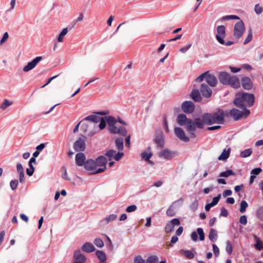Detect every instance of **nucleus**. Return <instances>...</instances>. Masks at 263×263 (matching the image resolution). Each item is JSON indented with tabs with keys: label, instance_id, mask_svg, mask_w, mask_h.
<instances>
[{
	"label": "nucleus",
	"instance_id": "1",
	"mask_svg": "<svg viewBox=\"0 0 263 263\" xmlns=\"http://www.w3.org/2000/svg\"><path fill=\"white\" fill-rule=\"evenodd\" d=\"M224 118V114L222 109H219L213 114L204 113L202 115L201 118L195 119L194 130H186L189 132L191 137L195 138L196 135L194 132L196 128L202 129L204 127V124L206 125H211L214 123L222 124L223 123Z\"/></svg>",
	"mask_w": 263,
	"mask_h": 263
},
{
	"label": "nucleus",
	"instance_id": "2",
	"mask_svg": "<svg viewBox=\"0 0 263 263\" xmlns=\"http://www.w3.org/2000/svg\"><path fill=\"white\" fill-rule=\"evenodd\" d=\"M255 102V96L252 93L239 92L236 95L233 101L234 104L242 110H248L247 108L253 105Z\"/></svg>",
	"mask_w": 263,
	"mask_h": 263
},
{
	"label": "nucleus",
	"instance_id": "3",
	"mask_svg": "<svg viewBox=\"0 0 263 263\" xmlns=\"http://www.w3.org/2000/svg\"><path fill=\"white\" fill-rule=\"evenodd\" d=\"M177 123L180 126H185L186 130H194V123L192 119L187 118L186 116L183 114H179L176 119Z\"/></svg>",
	"mask_w": 263,
	"mask_h": 263
},
{
	"label": "nucleus",
	"instance_id": "4",
	"mask_svg": "<svg viewBox=\"0 0 263 263\" xmlns=\"http://www.w3.org/2000/svg\"><path fill=\"white\" fill-rule=\"evenodd\" d=\"M230 114L233 119L237 121L241 118H246L250 114L249 110H243L240 111L236 108H233L230 111Z\"/></svg>",
	"mask_w": 263,
	"mask_h": 263
},
{
	"label": "nucleus",
	"instance_id": "5",
	"mask_svg": "<svg viewBox=\"0 0 263 263\" xmlns=\"http://www.w3.org/2000/svg\"><path fill=\"white\" fill-rule=\"evenodd\" d=\"M95 161L97 163V167L99 166L101 167L98 168L97 170H95L92 173L96 174L103 172L106 168V165L107 162L105 156H100L98 157Z\"/></svg>",
	"mask_w": 263,
	"mask_h": 263
},
{
	"label": "nucleus",
	"instance_id": "6",
	"mask_svg": "<svg viewBox=\"0 0 263 263\" xmlns=\"http://www.w3.org/2000/svg\"><path fill=\"white\" fill-rule=\"evenodd\" d=\"M86 137L81 135V137L74 143L73 148L76 152L84 151L85 149V142Z\"/></svg>",
	"mask_w": 263,
	"mask_h": 263
},
{
	"label": "nucleus",
	"instance_id": "7",
	"mask_svg": "<svg viewBox=\"0 0 263 263\" xmlns=\"http://www.w3.org/2000/svg\"><path fill=\"white\" fill-rule=\"evenodd\" d=\"M245 28V25L242 21L236 23L234 26L233 35L236 39L240 38L244 31Z\"/></svg>",
	"mask_w": 263,
	"mask_h": 263
},
{
	"label": "nucleus",
	"instance_id": "8",
	"mask_svg": "<svg viewBox=\"0 0 263 263\" xmlns=\"http://www.w3.org/2000/svg\"><path fill=\"white\" fill-rule=\"evenodd\" d=\"M43 57L41 56L36 57L32 61L29 62L26 66L23 67L24 72H28L33 69L36 65L42 60Z\"/></svg>",
	"mask_w": 263,
	"mask_h": 263
},
{
	"label": "nucleus",
	"instance_id": "9",
	"mask_svg": "<svg viewBox=\"0 0 263 263\" xmlns=\"http://www.w3.org/2000/svg\"><path fill=\"white\" fill-rule=\"evenodd\" d=\"M217 33L216 35V39L217 41L222 45L224 44V41L223 39L225 37L226 32H225V27L223 25L218 26L217 27Z\"/></svg>",
	"mask_w": 263,
	"mask_h": 263
},
{
	"label": "nucleus",
	"instance_id": "10",
	"mask_svg": "<svg viewBox=\"0 0 263 263\" xmlns=\"http://www.w3.org/2000/svg\"><path fill=\"white\" fill-rule=\"evenodd\" d=\"M181 109L185 113L191 114L195 109L194 104L192 101H184L181 105Z\"/></svg>",
	"mask_w": 263,
	"mask_h": 263
},
{
	"label": "nucleus",
	"instance_id": "11",
	"mask_svg": "<svg viewBox=\"0 0 263 263\" xmlns=\"http://www.w3.org/2000/svg\"><path fill=\"white\" fill-rule=\"evenodd\" d=\"M183 202V199L182 198H180L179 199L174 201L166 211V215L170 217H172L175 215L176 211L175 205L176 203H179L180 205H181L182 204Z\"/></svg>",
	"mask_w": 263,
	"mask_h": 263
},
{
	"label": "nucleus",
	"instance_id": "12",
	"mask_svg": "<svg viewBox=\"0 0 263 263\" xmlns=\"http://www.w3.org/2000/svg\"><path fill=\"white\" fill-rule=\"evenodd\" d=\"M158 156L165 159H171L176 155V152L171 151L167 148L164 149L159 152Z\"/></svg>",
	"mask_w": 263,
	"mask_h": 263
},
{
	"label": "nucleus",
	"instance_id": "13",
	"mask_svg": "<svg viewBox=\"0 0 263 263\" xmlns=\"http://www.w3.org/2000/svg\"><path fill=\"white\" fill-rule=\"evenodd\" d=\"M175 135L181 141L187 142L190 140L189 138L185 135L184 130L180 127H176L174 128Z\"/></svg>",
	"mask_w": 263,
	"mask_h": 263
},
{
	"label": "nucleus",
	"instance_id": "14",
	"mask_svg": "<svg viewBox=\"0 0 263 263\" xmlns=\"http://www.w3.org/2000/svg\"><path fill=\"white\" fill-rule=\"evenodd\" d=\"M73 258L74 260L73 263H84L86 260L85 256L79 250L74 251Z\"/></svg>",
	"mask_w": 263,
	"mask_h": 263
},
{
	"label": "nucleus",
	"instance_id": "15",
	"mask_svg": "<svg viewBox=\"0 0 263 263\" xmlns=\"http://www.w3.org/2000/svg\"><path fill=\"white\" fill-rule=\"evenodd\" d=\"M109 130L112 134H118L123 136H125L127 133L126 128L122 126H111L109 128Z\"/></svg>",
	"mask_w": 263,
	"mask_h": 263
},
{
	"label": "nucleus",
	"instance_id": "16",
	"mask_svg": "<svg viewBox=\"0 0 263 263\" xmlns=\"http://www.w3.org/2000/svg\"><path fill=\"white\" fill-rule=\"evenodd\" d=\"M224 85H229L233 88H238L240 86V81L236 76H231Z\"/></svg>",
	"mask_w": 263,
	"mask_h": 263
},
{
	"label": "nucleus",
	"instance_id": "17",
	"mask_svg": "<svg viewBox=\"0 0 263 263\" xmlns=\"http://www.w3.org/2000/svg\"><path fill=\"white\" fill-rule=\"evenodd\" d=\"M84 167L85 170L91 171L92 174H93L92 173L97 170V163L95 160L92 159H88L85 162Z\"/></svg>",
	"mask_w": 263,
	"mask_h": 263
},
{
	"label": "nucleus",
	"instance_id": "18",
	"mask_svg": "<svg viewBox=\"0 0 263 263\" xmlns=\"http://www.w3.org/2000/svg\"><path fill=\"white\" fill-rule=\"evenodd\" d=\"M198 234L199 236V239L201 241H203L204 239V233L202 228H199L197 229V232H193L191 235L192 239L196 241L197 240Z\"/></svg>",
	"mask_w": 263,
	"mask_h": 263
},
{
	"label": "nucleus",
	"instance_id": "19",
	"mask_svg": "<svg viewBox=\"0 0 263 263\" xmlns=\"http://www.w3.org/2000/svg\"><path fill=\"white\" fill-rule=\"evenodd\" d=\"M200 90L202 96L205 98L210 97L212 93V90L211 88L207 84L204 83L201 85Z\"/></svg>",
	"mask_w": 263,
	"mask_h": 263
},
{
	"label": "nucleus",
	"instance_id": "20",
	"mask_svg": "<svg viewBox=\"0 0 263 263\" xmlns=\"http://www.w3.org/2000/svg\"><path fill=\"white\" fill-rule=\"evenodd\" d=\"M242 87L246 90H250L253 87V83L251 79L248 77H244L241 79Z\"/></svg>",
	"mask_w": 263,
	"mask_h": 263
},
{
	"label": "nucleus",
	"instance_id": "21",
	"mask_svg": "<svg viewBox=\"0 0 263 263\" xmlns=\"http://www.w3.org/2000/svg\"><path fill=\"white\" fill-rule=\"evenodd\" d=\"M206 82L211 86L215 87L217 84V79L216 77L208 71V74L206 75L205 78Z\"/></svg>",
	"mask_w": 263,
	"mask_h": 263
},
{
	"label": "nucleus",
	"instance_id": "22",
	"mask_svg": "<svg viewBox=\"0 0 263 263\" xmlns=\"http://www.w3.org/2000/svg\"><path fill=\"white\" fill-rule=\"evenodd\" d=\"M231 76L229 73L225 71H222L219 73L218 77L220 82L224 85Z\"/></svg>",
	"mask_w": 263,
	"mask_h": 263
},
{
	"label": "nucleus",
	"instance_id": "23",
	"mask_svg": "<svg viewBox=\"0 0 263 263\" xmlns=\"http://www.w3.org/2000/svg\"><path fill=\"white\" fill-rule=\"evenodd\" d=\"M17 172L19 174V180L21 183H23L25 181V176L24 168L21 163H17L16 165Z\"/></svg>",
	"mask_w": 263,
	"mask_h": 263
},
{
	"label": "nucleus",
	"instance_id": "24",
	"mask_svg": "<svg viewBox=\"0 0 263 263\" xmlns=\"http://www.w3.org/2000/svg\"><path fill=\"white\" fill-rule=\"evenodd\" d=\"M85 160V155L82 153H79L76 155V162L78 165H84Z\"/></svg>",
	"mask_w": 263,
	"mask_h": 263
},
{
	"label": "nucleus",
	"instance_id": "25",
	"mask_svg": "<svg viewBox=\"0 0 263 263\" xmlns=\"http://www.w3.org/2000/svg\"><path fill=\"white\" fill-rule=\"evenodd\" d=\"M81 249L82 251L87 253H91L95 250V248L91 242H86L84 243Z\"/></svg>",
	"mask_w": 263,
	"mask_h": 263
},
{
	"label": "nucleus",
	"instance_id": "26",
	"mask_svg": "<svg viewBox=\"0 0 263 263\" xmlns=\"http://www.w3.org/2000/svg\"><path fill=\"white\" fill-rule=\"evenodd\" d=\"M192 98L196 102H199L201 100L200 94L198 89H193L191 92Z\"/></svg>",
	"mask_w": 263,
	"mask_h": 263
},
{
	"label": "nucleus",
	"instance_id": "27",
	"mask_svg": "<svg viewBox=\"0 0 263 263\" xmlns=\"http://www.w3.org/2000/svg\"><path fill=\"white\" fill-rule=\"evenodd\" d=\"M208 237L211 241L215 242L218 237L217 232L214 229H211L210 231Z\"/></svg>",
	"mask_w": 263,
	"mask_h": 263
},
{
	"label": "nucleus",
	"instance_id": "28",
	"mask_svg": "<svg viewBox=\"0 0 263 263\" xmlns=\"http://www.w3.org/2000/svg\"><path fill=\"white\" fill-rule=\"evenodd\" d=\"M96 255L98 259L101 261L100 262H105V261L106 260V256L103 251L97 250L96 252Z\"/></svg>",
	"mask_w": 263,
	"mask_h": 263
},
{
	"label": "nucleus",
	"instance_id": "29",
	"mask_svg": "<svg viewBox=\"0 0 263 263\" xmlns=\"http://www.w3.org/2000/svg\"><path fill=\"white\" fill-rule=\"evenodd\" d=\"M230 148H229L227 151L226 149H224L221 154V155L218 157V159L219 160H225L228 159L230 156Z\"/></svg>",
	"mask_w": 263,
	"mask_h": 263
},
{
	"label": "nucleus",
	"instance_id": "30",
	"mask_svg": "<svg viewBox=\"0 0 263 263\" xmlns=\"http://www.w3.org/2000/svg\"><path fill=\"white\" fill-rule=\"evenodd\" d=\"M154 141L158 146H159L160 147H163L164 145V140L162 135L157 136L155 138Z\"/></svg>",
	"mask_w": 263,
	"mask_h": 263
},
{
	"label": "nucleus",
	"instance_id": "31",
	"mask_svg": "<svg viewBox=\"0 0 263 263\" xmlns=\"http://www.w3.org/2000/svg\"><path fill=\"white\" fill-rule=\"evenodd\" d=\"M256 240V243L254 245L257 250L261 251L263 249V242L256 236H254Z\"/></svg>",
	"mask_w": 263,
	"mask_h": 263
},
{
	"label": "nucleus",
	"instance_id": "32",
	"mask_svg": "<svg viewBox=\"0 0 263 263\" xmlns=\"http://www.w3.org/2000/svg\"><path fill=\"white\" fill-rule=\"evenodd\" d=\"M105 119L106 122L109 126V128L111 127V126H116L115 124L117 122V120L115 117L111 116H108L105 117Z\"/></svg>",
	"mask_w": 263,
	"mask_h": 263
},
{
	"label": "nucleus",
	"instance_id": "33",
	"mask_svg": "<svg viewBox=\"0 0 263 263\" xmlns=\"http://www.w3.org/2000/svg\"><path fill=\"white\" fill-rule=\"evenodd\" d=\"M84 120H89L95 123H98L101 120V117L97 115H91L85 118Z\"/></svg>",
	"mask_w": 263,
	"mask_h": 263
},
{
	"label": "nucleus",
	"instance_id": "34",
	"mask_svg": "<svg viewBox=\"0 0 263 263\" xmlns=\"http://www.w3.org/2000/svg\"><path fill=\"white\" fill-rule=\"evenodd\" d=\"M116 147L119 151L123 149V140L121 138H117L115 140Z\"/></svg>",
	"mask_w": 263,
	"mask_h": 263
},
{
	"label": "nucleus",
	"instance_id": "35",
	"mask_svg": "<svg viewBox=\"0 0 263 263\" xmlns=\"http://www.w3.org/2000/svg\"><path fill=\"white\" fill-rule=\"evenodd\" d=\"M240 18L235 15H226L224 16H222L220 18V21L223 22L225 21H228L230 20H239Z\"/></svg>",
	"mask_w": 263,
	"mask_h": 263
},
{
	"label": "nucleus",
	"instance_id": "36",
	"mask_svg": "<svg viewBox=\"0 0 263 263\" xmlns=\"http://www.w3.org/2000/svg\"><path fill=\"white\" fill-rule=\"evenodd\" d=\"M68 33V28H64L61 33L59 34L58 37V40L59 42H63V37L64 36Z\"/></svg>",
	"mask_w": 263,
	"mask_h": 263
},
{
	"label": "nucleus",
	"instance_id": "37",
	"mask_svg": "<svg viewBox=\"0 0 263 263\" xmlns=\"http://www.w3.org/2000/svg\"><path fill=\"white\" fill-rule=\"evenodd\" d=\"M12 104V102L9 101L8 99H5L4 102L1 105V109L3 110H5L7 107H9Z\"/></svg>",
	"mask_w": 263,
	"mask_h": 263
},
{
	"label": "nucleus",
	"instance_id": "38",
	"mask_svg": "<svg viewBox=\"0 0 263 263\" xmlns=\"http://www.w3.org/2000/svg\"><path fill=\"white\" fill-rule=\"evenodd\" d=\"M230 175L234 176L235 173L232 170H228L226 171L220 173L219 176L221 177H228Z\"/></svg>",
	"mask_w": 263,
	"mask_h": 263
},
{
	"label": "nucleus",
	"instance_id": "39",
	"mask_svg": "<svg viewBox=\"0 0 263 263\" xmlns=\"http://www.w3.org/2000/svg\"><path fill=\"white\" fill-rule=\"evenodd\" d=\"M256 216L263 221V206H259L256 211Z\"/></svg>",
	"mask_w": 263,
	"mask_h": 263
},
{
	"label": "nucleus",
	"instance_id": "40",
	"mask_svg": "<svg viewBox=\"0 0 263 263\" xmlns=\"http://www.w3.org/2000/svg\"><path fill=\"white\" fill-rule=\"evenodd\" d=\"M158 258L156 255L149 256L146 260L145 263H158Z\"/></svg>",
	"mask_w": 263,
	"mask_h": 263
},
{
	"label": "nucleus",
	"instance_id": "41",
	"mask_svg": "<svg viewBox=\"0 0 263 263\" xmlns=\"http://www.w3.org/2000/svg\"><path fill=\"white\" fill-rule=\"evenodd\" d=\"M248 206V203L245 200H242L240 202V207L239 211L241 213H243L246 212V208Z\"/></svg>",
	"mask_w": 263,
	"mask_h": 263
},
{
	"label": "nucleus",
	"instance_id": "42",
	"mask_svg": "<svg viewBox=\"0 0 263 263\" xmlns=\"http://www.w3.org/2000/svg\"><path fill=\"white\" fill-rule=\"evenodd\" d=\"M252 151L251 148L246 149L242 151L240 153V156L242 158H246L251 155Z\"/></svg>",
	"mask_w": 263,
	"mask_h": 263
},
{
	"label": "nucleus",
	"instance_id": "43",
	"mask_svg": "<svg viewBox=\"0 0 263 263\" xmlns=\"http://www.w3.org/2000/svg\"><path fill=\"white\" fill-rule=\"evenodd\" d=\"M94 244L98 248H102L104 245L103 241L100 238H97L94 240Z\"/></svg>",
	"mask_w": 263,
	"mask_h": 263
},
{
	"label": "nucleus",
	"instance_id": "44",
	"mask_svg": "<svg viewBox=\"0 0 263 263\" xmlns=\"http://www.w3.org/2000/svg\"><path fill=\"white\" fill-rule=\"evenodd\" d=\"M185 257L189 259H193L194 257V254L189 250H182Z\"/></svg>",
	"mask_w": 263,
	"mask_h": 263
},
{
	"label": "nucleus",
	"instance_id": "45",
	"mask_svg": "<svg viewBox=\"0 0 263 263\" xmlns=\"http://www.w3.org/2000/svg\"><path fill=\"white\" fill-rule=\"evenodd\" d=\"M153 153L152 152L147 153L146 152H144L141 153V157L143 159L145 160H148L152 156Z\"/></svg>",
	"mask_w": 263,
	"mask_h": 263
},
{
	"label": "nucleus",
	"instance_id": "46",
	"mask_svg": "<svg viewBox=\"0 0 263 263\" xmlns=\"http://www.w3.org/2000/svg\"><path fill=\"white\" fill-rule=\"evenodd\" d=\"M174 228V227L173 226L172 223H171L170 221H168L166 224L165 231L166 233H170L173 230Z\"/></svg>",
	"mask_w": 263,
	"mask_h": 263
},
{
	"label": "nucleus",
	"instance_id": "47",
	"mask_svg": "<svg viewBox=\"0 0 263 263\" xmlns=\"http://www.w3.org/2000/svg\"><path fill=\"white\" fill-rule=\"evenodd\" d=\"M254 11L257 14H260L263 11V8L259 4H256L254 7Z\"/></svg>",
	"mask_w": 263,
	"mask_h": 263
},
{
	"label": "nucleus",
	"instance_id": "48",
	"mask_svg": "<svg viewBox=\"0 0 263 263\" xmlns=\"http://www.w3.org/2000/svg\"><path fill=\"white\" fill-rule=\"evenodd\" d=\"M116 151L115 150L110 149L105 153V156L108 157L109 160H111L112 157H114Z\"/></svg>",
	"mask_w": 263,
	"mask_h": 263
},
{
	"label": "nucleus",
	"instance_id": "49",
	"mask_svg": "<svg viewBox=\"0 0 263 263\" xmlns=\"http://www.w3.org/2000/svg\"><path fill=\"white\" fill-rule=\"evenodd\" d=\"M18 181L17 180H11L10 182V186L12 190H15L18 185Z\"/></svg>",
	"mask_w": 263,
	"mask_h": 263
},
{
	"label": "nucleus",
	"instance_id": "50",
	"mask_svg": "<svg viewBox=\"0 0 263 263\" xmlns=\"http://www.w3.org/2000/svg\"><path fill=\"white\" fill-rule=\"evenodd\" d=\"M198 206V202L197 200H194L190 205V208L192 211H196Z\"/></svg>",
	"mask_w": 263,
	"mask_h": 263
},
{
	"label": "nucleus",
	"instance_id": "51",
	"mask_svg": "<svg viewBox=\"0 0 263 263\" xmlns=\"http://www.w3.org/2000/svg\"><path fill=\"white\" fill-rule=\"evenodd\" d=\"M226 251L229 254H231L232 253L233 248L230 241L227 242Z\"/></svg>",
	"mask_w": 263,
	"mask_h": 263
},
{
	"label": "nucleus",
	"instance_id": "52",
	"mask_svg": "<svg viewBox=\"0 0 263 263\" xmlns=\"http://www.w3.org/2000/svg\"><path fill=\"white\" fill-rule=\"evenodd\" d=\"M252 38H253L252 33L251 31H250L246 40L244 41L243 44L245 45L247 44L248 43H249L251 41V40H252Z\"/></svg>",
	"mask_w": 263,
	"mask_h": 263
},
{
	"label": "nucleus",
	"instance_id": "53",
	"mask_svg": "<svg viewBox=\"0 0 263 263\" xmlns=\"http://www.w3.org/2000/svg\"><path fill=\"white\" fill-rule=\"evenodd\" d=\"M134 263H145V260L140 255L136 256L134 260Z\"/></svg>",
	"mask_w": 263,
	"mask_h": 263
},
{
	"label": "nucleus",
	"instance_id": "54",
	"mask_svg": "<svg viewBox=\"0 0 263 263\" xmlns=\"http://www.w3.org/2000/svg\"><path fill=\"white\" fill-rule=\"evenodd\" d=\"M221 197V194H218L216 197H215L213 198L212 201L211 202V204L213 205V206L217 204L218 201H219V199Z\"/></svg>",
	"mask_w": 263,
	"mask_h": 263
},
{
	"label": "nucleus",
	"instance_id": "55",
	"mask_svg": "<svg viewBox=\"0 0 263 263\" xmlns=\"http://www.w3.org/2000/svg\"><path fill=\"white\" fill-rule=\"evenodd\" d=\"M207 74H208V71L202 73L197 78L196 80L198 82L202 81L204 79H205Z\"/></svg>",
	"mask_w": 263,
	"mask_h": 263
},
{
	"label": "nucleus",
	"instance_id": "56",
	"mask_svg": "<svg viewBox=\"0 0 263 263\" xmlns=\"http://www.w3.org/2000/svg\"><path fill=\"white\" fill-rule=\"evenodd\" d=\"M117 217V215L116 214H111L109 215L108 217L105 218V220L108 222L110 221H113L115 220Z\"/></svg>",
	"mask_w": 263,
	"mask_h": 263
},
{
	"label": "nucleus",
	"instance_id": "57",
	"mask_svg": "<svg viewBox=\"0 0 263 263\" xmlns=\"http://www.w3.org/2000/svg\"><path fill=\"white\" fill-rule=\"evenodd\" d=\"M239 222L243 224L246 225L247 223V217L246 215L240 216L239 218Z\"/></svg>",
	"mask_w": 263,
	"mask_h": 263
},
{
	"label": "nucleus",
	"instance_id": "58",
	"mask_svg": "<svg viewBox=\"0 0 263 263\" xmlns=\"http://www.w3.org/2000/svg\"><path fill=\"white\" fill-rule=\"evenodd\" d=\"M137 210V206L135 205H132L130 206H128L126 209V212L128 213L134 212Z\"/></svg>",
	"mask_w": 263,
	"mask_h": 263
},
{
	"label": "nucleus",
	"instance_id": "59",
	"mask_svg": "<svg viewBox=\"0 0 263 263\" xmlns=\"http://www.w3.org/2000/svg\"><path fill=\"white\" fill-rule=\"evenodd\" d=\"M9 34L7 32L4 33L2 39L0 41V45L3 44L8 39Z\"/></svg>",
	"mask_w": 263,
	"mask_h": 263
},
{
	"label": "nucleus",
	"instance_id": "60",
	"mask_svg": "<svg viewBox=\"0 0 263 263\" xmlns=\"http://www.w3.org/2000/svg\"><path fill=\"white\" fill-rule=\"evenodd\" d=\"M99 122H100V124L99 125L100 129H104L106 126L105 120L103 118H101V120H100Z\"/></svg>",
	"mask_w": 263,
	"mask_h": 263
},
{
	"label": "nucleus",
	"instance_id": "61",
	"mask_svg": "<svg viewBox=\"0 0 263 263\" xmlns=\"http://www.w3.org/2000/svg\"><path fill=\"white\" fill-rule=\"evenodd\" d=\"M212 247H213V252H214V255H215L216 257H217L219 255V248L215 244H213L212 245Z\"/></svg>",
	"mask_w": 263,
	"mask_h": 263
},
{
	"label": "nucleus",
	"instance_id": "62",
	"mask_svg": "<svg viewBox=\"0 0 263 263\" xmlns=\"http://www.w3.org/2000/svg\"><path fill=\"white\" fill-rule=\"evenodd\" d=\"M261 171L262 170L260 167H257L252 170L251 174L252 175H257L261 172Z\"/></svg>",
	"mask_w": 263,
	"mask_h": 263
},
{
	"label": "nucleus",
	"instance_id": "63",
	"mask_svg": "<svg viewBox=\"0 0 263 263\" xmlns=\"http://www.w3.org/2000/svg\"><path fill=\"white\" fill-rule=\"evenodd\" d=\"M123 155H124V154L122 152H118L117 154L116 153L115 154V156H114V159L116 161H119L122 157Z\"/></svg>",
	"mask_w": 263,
	"mask_h": 263
},
{
	"label": "nucleus",
	"instance_id": "64",
	"mask_svg": "<svg viewBox=\"0 0 263 263\" xmlns=\"http://www.w3.org/2000/svg\"><path fill=\"white\" fill-rule=\"evenodd\" d=\"M228 215V211L224 208H222L221 209V213L220 214V216L227 217Z\"/></svg>",
	"mask_w": 263,
	"mask_h": 263
}]
</instances>
